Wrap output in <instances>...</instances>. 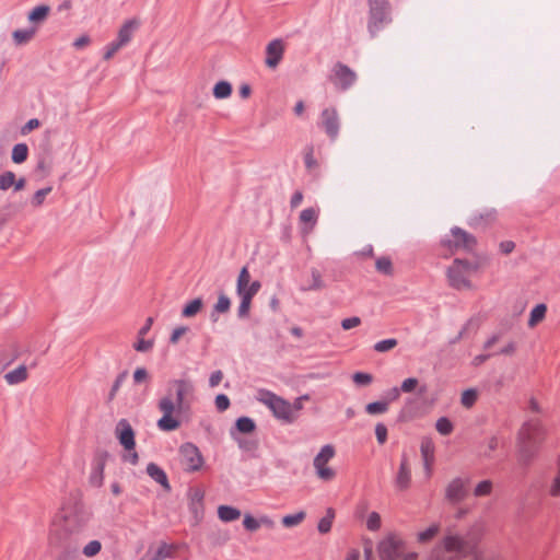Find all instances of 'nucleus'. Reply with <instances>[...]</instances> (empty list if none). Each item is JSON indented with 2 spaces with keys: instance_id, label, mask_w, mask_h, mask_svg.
Instances as JSON below:
<instances>
[{
  "instance_id": "bf43d9fd",
  "label": "nucleus",
  "mask_w": 560,
  "mask_h": 560,
  "mask_svg": "<svg viewBox=\"0 0 560 560\" xmlns=\"http://www.w3.org/2000/svg\"><path fill=\"white\" fill-rule=\"evenodd\" d=\"M243 526L248 532H256L260 527L259 518H255L250 514H245L244 520H243Z\"/></svg>"
},
{
  "instance_id": "a19ab883",
  "label": "nucleus",
  "mask_w": 560,
  "mask_h": 560,
  "mask_svg": "<svg viewBox=\"0 0 560 560\" xmlns=\"http://www.w3.org/2000/svg\"><path fill=\"white\" fill-rule=\"evenodd\" d=\"M435 428L441 435H450L454 430V425L447 417L439 418Z\"/></svg>"
},
{
  "instance_id": "a211bd4d",
  "label": "nucleus",
  "mask_w": 560,
  "mask_h": 560,
  "mask_svg": "<svg viewBox=\"0 0 560 560\" xmlns=\"http://www.w3.org/2000/svg\"><path fill=\"white\" fill-rule=\"evenodd\" d=\"M257 425L254 419L247 416L238 417L234 425L230 429L231 439H236L240 434H250L256 430Z\"/></svg>"
},
{
  "instance_id": "423d86ee",
  "label": "nucleus",
  "mask_w": 560,
  "mask_h": 560,
  "mask_svg": "<svg viewBox=\"0 0 560 560\" xmlns=\"http://www.w3.org/2000/svg\"><path fill=\"white\" fill-rule=\"evenodd\" d=\"M478 269V264L468 259H454L453 264L447 268V279L452 288L456 290L470 289L471 282L469 275Z\"/></svg>"
},
{
  "instance_id": "f03ea898",
  "label": "nucleus",
  "mask_w": 560,
  "mask_h": 560,
  "mask_svg": "<svg viewBox=\"0 0 560 560\" xmlns=\"http://www.w3.org/2000/svg\"><path fill=\"white\" fill-rule=\"evenodd\" d=\"M545 435L539 420L530 419L523 423L516 439L517 462L522 467L527 468L537 457Z\"/></svg>"
},
{
  "instance_id": "a18cd8bd",
  "label": "nucleus",
  "mask_w": 560,
  "mask_h": 560,
  "mask_svg": "<svg viewBox=\"0 0 560 560\" xmlns=\"http://www.w3.org/2000/svg\"><path fill=\"white\" fill-rule=\"evenodd\" d=\"M300 220L303 223H310L313 228L317 222V212L314 208H306L301 211Z\"/></svg>"
},
{
  "instance_id": "6ab92c4d",
  "label": "nucleus",
  "mask_w": 560,
  "mask_h": 560,
  "mask_svg": "<svg viewBox=\"0 0 560 560\" xmlns=\"http://www.w3.org/2000/svg\"><path fill=\"white\" fill-rule=\"evenodd\" d=\"M271 412L277 419L283 421L284 423H293L295 420L292 405L282 397L278 400Z\"/></svg>"
},
{
  "instance_id": "bb28decb",
  "label": "nucleus",
  "mask_w": 560,
  "mask_h": 560,
  "mask_svg": "<svg viewBox=\"0 0 560 560\" xmlns=\"http://www.w3.org/2000/svg\"><path fill=\"white\" fill-rule=\"evenodd\" d=\"M28 152L30 151H28V147L26 143H24V142L16 143L12 148V152H11L12 162L15 164L24 163L28 158Z\"/></svg>"
},
{
  "instance_id": "0eeeda50",
  "label": "nucleus",
  "mask_w": 560,
  "mask_h": 560,
  "mask_svg": "<svg viewBox=\"0 0 560 560\" xmlns=\"http://www.w3.org/2000/svg\"><path fill=\"white\" fill-rule=\"evenodd\" d=\"M440 245L452 254L458 249L472 252L477 245V240L462 228L454 226L451 229L450 234L441 238Z\"/></svg>"
},
{
  "instance_id": "9b49d317",
  "label": "nucleus",
  "mask_w": 560,
  "mask_h": 560,
  "mask_svg": "<svg viewBox=\"0 0 560 560\" xmlns=\"http://www.w3.org/2000/svg\"><path fill=\"white\" fill-rule=\"evenodd\" d=\"M357 81V73L347 65L338 61L332 67L331 82L339 91L349 90Z\"/></svg>"
},
{
  "instance_id": "4be33fe9",
  "label": "nucleus",
  "mask_w": 560,
  "mask_h": 560,
  "mask_svg": "<svg viewBox=\"0 0 560 560\" xmlns=\"http://www.w3.org/2000/svg\"><path fill=\"white\" fill-rule=\"evenodd\" d=\"M442 542L446 552H463L467 546L466 540L458 535H447Z\"/></svg>"
},
{
  "instance_id": "a878e982",
  "label": "nucleus",
  "mask_w": 560,
  "mask_h": 560,
  "mask_svg": "<svg viewBox=\"0 0 560 560\" xmlns=\"http://www.w3.org/2000/svg\"><path fill=\"white\" fill-rule=\"evenodd\" d=\"M218 516L222 522L229 523L240 518L241 511L232 505H220Z\"/></svg>"
},
{
  "instance_id": "2f4dec72",
  "label": "nucleus",
  "mask_w": 560,
  "mask_h": 560,
  "mask_svg": "<svg viewBox=\"0 0 560 560\" xmlns=\"http://www.w3.org/2000/svg\"><path fill=\"white\" fill-rule=\"evenodd\" d=\"M312 281L307 285L301 287L302 291H318L325 288L322 273L316 268L311 270Z\"/></svg>"
},
{
  "instance_id": "4c0bfd02",
  "label": "nucleus",
  "mask_w": 560,
  "mask_h": 560,
  "mask_svg": "<svg viewBox=\"0 0 560 560\" xmlns=\"http://www.w3.org/2000/svg\"><path fill=\"white\" fill-rule=\"evenodd\" d=\"M259 395H260L259 400L262 404H265L271 411L273 410L278 400L281 398L280 396L276 395L275 393H272L268 389H260Z\"/></svg>"
},
{
  "instance_id": "c85d7f7f",
  "label": "nucleus",
  "mask_w": 560,
  "mask_h": 560,
  "mask_svg": "<svg viewBox=\"0 0 560 560\" xmlns=\"http://www.w3.org/2000/svg\"><path fill=\"white\" fill-rule=\"evenodd\" d=\"M27 377V370L24 365H20L16 369L8 372L4 375V380L8 382V384H19L23 381H25Z\"/></svg>"
},
{
  "instance_id": "e433bc0d",
  "label": "nucleus",
  "mask_w": 560,
  "mask_h": 560,
  "mask_svg": "<svg viewBox=\"0 0 560 560\" xmlns=\"http://www.w3.org/2000/svg\"><path fill=\"white\" fill-rule=\"evenodd\" d=\"M388 400L372 401L365 406V412L372 416L385 413L388 410Z\"/></svg>"
},
{
  "instance_id": "5701e85b",
  "label": "nucleus",
  "mask_w": 560,
  "mask_h": 560,
  "mask_svg": "<svg viewBox=\"0 0 560 560\" xmlns=\"http://www.w3.org/2000/svg\"><path fill=\"white\" fill-rule=\"evenodd\" d=\"M420 452L428 477L431 476V466L434 460V446L429 440H423L420 445Z\"/></svg>"
},
{
  "instance_id": "58836bf2",
  "label": "nucleus",
  "mask_w": 560,
  "mask_h": 560,
  "mask_svg": "<svg viewBox=\"0 0 560 560\" xmlns=\"http://www.w3.org/2000/svg\"><path fill=\"white\" fill-rule=\"evenodd\" d=\"M305 516H306L305 512L300 511L294 514L284 515L282 517L281 522L284 527H293V526L299 525L305 518Z\"/></svg>"
},
{
  "instance_id": "680f3d73",
  "label": "nucleus",
  "mask_w": 560,
  "mask_h": 560,
  "mask_svg": "<svg viewBox=\"0 0 560 560\" xmlns=\"http://www.w3.org/2000/svg\"><path fill=\"white\" fill-rule=\"evenodd\" d=\"M387 428L384 423L380 422L375 425V436L377 440V443L380 445H383L387 441Z\"/></svg>"
},
{
  "instance_id": "69168bd1",
  "label": "nucleus",
  "mask_w": 560,
  "mask_h": 560,
  "mask_svg": "<svg viewBox=\"0 0 560 560\" xmlns=\"http://www.w3.org/2000/svg\"><path fill=\"white\" fill-rule=\"evenodd\" d=\"M188 331L187 326H178L175 329H173L171 336H170V342L175 345L178 342L179 338L185 335Z\"/></svg>"
},
{
  "instance_id": "473e14b6",
  "label": "nucleus",
  "mask_w": 560,
  "mask_h": 560,
  "mask_svg": "<svg viewBox=\"0 0 560 560\" xmlns=\"http://www.w3.org/2000/svg\"><path fill=\"white\" fill-rule=\"evenodd\" d=\"M546 312H547V306L545 304L540 303V304L535 305L529 314L528 326L534 327L539 322H541L546 316Z\"/></svg>"
},
{
  "instance_id": "6e6552de",
  "label": "nucleus",
  "mask_w": 560,
  "mask_h": 560,
  "mask_svg": "<svg viewBox=\"0 0 560 560\" xmlns=\"http://www.w3.org/2000/svg\"><path fill=\"white\" fill-rule=\"evenodd\" d=\"M336 450L334 445H324L318 454L314 457L313 466L319 479L330 481L336 477V471L328 467V462L335 456Z\"/></svg>"
},
{
  "instance_id": "f257e3e1",
  "label": "nucleus",
  "mask_w": 560,
  "mask_h": 560,
  "mask_svg": "<svg viewBox=\"0 0 560 560\" xmlns=\"http://www.w3.org/2000/svg\"><path fill=\"white\" fill-rule=\"evenodd\" d=\"M194 390V384L189 380L180 378L170 382L167 395L158 402V408L163 413L156 422L161 431L172 432L180 427V421L173 415L189 407L185 399L186 396L192 395Z\"/></svg>"
},
{
  "instance_id": "5fc2aeb1",
  "label": "nucleus",
  "mask_w": 560,
  "mask_h": 560,
  "mask_svg": "<svg viewBox=\"0 0 560 560\" xmlns=\"http://www.w3.org/2000/svg\"><path fill=\"white\" fill-rule=\"evenodd\" d=\"M51 191V187L48 186V187H45V188H42V189H38L33 198H32V205L34 207H40L44 201H45V198L46 196Z\"/></svg>"
},
{
  "instance_id": "9d476101",
  "label": "nucleus",
  "mask_w": 560,
  "mask_h": 560,
  "mask_svg": "<svg viewBox=\"0 0 560 560\" xmlns=\"http://www.w3.org/2000/svg\"><path fill=\"white\" fill-rule=\"evenodd\" d=\"M469 486V477H455L445 488V500L452 505L459 504L468 497Z\"/></svg>"
},
{
  "instance_id": "39448f33",
  "label": "nucleus",
  "mask_w": 560,
  "mask_h": 560,
  "mask_svg": "<svg viewBox=\"0 0 560 560\" xmlns=\"http://www.w3.org/2000/svg\"><path fill=\"white\" fill-rule=\"evenodd\" d=\"M83 526V522L77 515L65 514L62 522L55 523L50 530L51 541L59 547L67 548L71 537L80 533Z\"/></svg>"
},
{
  "instance_id": "e2e57ef3",
  "label": "nucleus",
  "mask_w": 560,
  "mask_h": 560,
  "mask_svg": "<svg viewBox=\"0 0 560 560\" xmlns=\"http://www.w3.org/2000/svg\"><path fill=\"white\" fill-rule=\"evenodd\" d=\"M419 384L416 377H408L402 381L399 390L402 393H411Z\"/></svg>"
},
{
  "instance_id": "ea45409f",
  "label": "nucleus",
  "mask_w": 560,
  "mask_h": 560,
  "mask_svg": "<svg viewBox=\"0 0 560 560\" xmlns=\"http://www.w3.org/2000/svg\"><path fill=\"white\" fill-rule=\"evenodd\" d=\"M495 210L486 211L485 213H478L471 217L469 225L478 228L483 221H492L495 218Z\"/></svg>"
},
{
  "instance_id": "4d7b16f0",
  "label": "nucleus",
  "mask_w": 560,
  "mask_h": 560,
  "mask_svg": "<svg viewBox=\"0 0 560 560\" xmlns=\"http://www.w3.org/2000/svg\"><path fill=\"white\" fill-rule=\"evenodd\" d=\"M153 340H145L143 337L138 336L137 342L133 343V349L138 352H147L153 348Z\"/></svg>"
},
{
  "instance_id": "c9c22d12",
  "label": "nucleus",
  "mask_w": 560,
  "mask_h": 560,
  "mask_svg": "<svg viewBox=\"0 0 560 560\" xmlns=\"http://www.w3.org/2000/svg\"><path fill=\"white\" fill-rule=\"evenodd\" d=\"M375 268L382 275H385V276L394 275L393 262L388 256L378 257L375 262Z\"/></svg>"
},
{
  "instance_id": "603ef678",
  "label": "nucleus",
  "mask_w": 560,
  "mask_h": 560,
  "mask_svg": "<svg viewBox=\"0 0 560 560\" xmlns=\"http://www.w3.org/2000/svg\"><path fill=\"white\" fill-rule=\"evenodd\" d=\"M241 302L237 307V316L238 318H246L249 315V310L252 305V299L247 296H240Z\"/></svg>"
},
{
  "instance_id": "0e129e2a",
  "label": "nucleus",
  "mask_w": 560,
  "mask_h": 560,
  "mask_svg": "<svg viewBox=\"0 0 560 560\" xmlns=\"http://www.w3.org/2000/svg\"><path fill=\"white\" fill-rule=\"evenodd\" d=\"M361 324V318L358 316L348 317L341 320V328L343 330H349L351 328L358 327Z\"/></svg>"
},
{
  "instance_id": "de8ad7c7",
  "label": "nucleus",
  "mask_w": 560,
  "mask_h": 560,
  "mask_svg": "<svg viewBox=\"0 0 560 560\" xmlns=\"http://www.w3.org/2000/svg\"><path fill=\"white\" fill-rule=\"evenodd\" d=\"M492 491V481L491 480H482L480 481L474 489L475 497H486L489 495Z\"/></svg>"
},
{
  "instance_id": "7c9ffc66",
  "label": "nucleus",
  "mask_w": 560,
  "mask_h": 560,
  "mask_svg": "<svg viewBox=\"0 0 560 560\" xmlns=\"http://www.w3.org/2000/svg\"><path fill=\"white\" fill-rule=\"evenodd\" d=\"M335 516V510L332 508H327L325 516L322 517L317 524V529L320 534H327L331 530Z\"/></svg>"
},
{
  "instance_id": "37998d69",
  "label": "nucleus",
  "mask_w": 560,
  "mask_h": 560,
  "mask_svg": "<svg viewBox=\"0 0 560 560\" xmlns=\"http://www.w3.org/2000/svg\"><path fill=\"white\" fill-rule=\"evenodd\" d=\"M233 440L244 452L255 453L258 450V442L256 440L243 439L241 436H236V439Z\"/></svg>"
},
{
  "instance_id": "393cba45",
  "label": "nucleus",
  "mask_w": 560,
  "mask_h": 560,
  "mask_svg": "<svg viewBox=\"0 0 560 560\" xmlns=\"http://www.w3.org/2000/svg\"><path fill=\"white\" fill-rule=\"evenodd\" d=\"M137 27V22L135 20L126 21L118 31L117 39L125 46L127 45L132 37V33Z\"/></svg>"
},
{
  "instance_id": "f8f14e48",
  "label": "nucleus",
  "mask_w": 560,
  "mask_h": 560,
  "mask_svg": "<svg viewBox=\"0 0 560 560\" xmlns=\"http://www.w3.org/2000/svg\"><path fill=\"white\" fill-rule=\"evenodd\" d=\"M319 127L331 141H335L338 138L340 119L335 107H328L322 110Z\"/></svg>"
},
{
  "instance_id": "f3484780",
  "label": "nucleus",
  "mask_w": 560,
  "mask_h": 560,
  "mask_svg": "<svg viewBox=\"0 0 560 560\" xmlns=\"http://www.w3.org/2000/svg\"><path fill=\"white\" fill-rule=\"evenodd\" d=\"M411 483V469L408 463L407 455L404 453L401 456L400 465L395 477V486L397 489L404 491L410 487Z\"/></svg>"
},
{
  "instance_id": "1a4fd4ad",
  "label": "nucleus",
  "mask_w": 560,
  "mask_h": 560,
  "mask_svg": "<svg viewBox=\"0 0 560 560\" xmlns=\"http://www.w3.org/2000/svg\"><path fill=\"white\" fill-rule=\"evenodd\" d=\"M178 452L182 457V464L185 467V471L195 472L202 468L205 458L196 444L185 442L179 446Z\"/></svg>"
},
{
  "instance_id": "49530a36",
  "label": "nucleus",
  "mask_w": 560,
  "mask_h": 560,
  "mask_svg": "<svg viewBox=\"0 0 560 560\" xmlns=\"http://www.w3.org/2000/svg\"><path fill=\"white\" fill-rule=\"evenodd\" d=\"M397 345H398L397 339L388 338V339H384V340L377 341L374 345L373 349L376 352H387V351L392 350L393 348H395Z\"/></svg>"
},
{
  "instance_id": "20e7f679",
  "label": "nucleus",
  "mask_w": 560,
  "mask_h": 560,
  "mask_svg": "<svg viewBox=\"0 0 560 560\" xmlns=\"http://www.w3.org/2000/svg\"><path fill=\"white\" fill-rule=\"evenodd\" d=\"M368 32L373 38L392 23V5L389 0H368Z\"/></svg>"
},
{
  "instance_id": "72a5a7b5",
  "label": "nucleus",
  "mask_w": 560,
  "mask_h": 560,
  "mask_svg": "<svg viewBox=\"0 0 560 560\" xmlns=\"http://www.w3.org/2000/svg\"><path fill=\"white\" fill-rule=\"evenodd\" d=\"M213 96L218 100H223L232 94V85L228 81H219L213 86Z\"/></svg>"
},
{
  "instance_id": "b1692460",
  "label": "nucleus",
  "mask_w": 560,
  "mask_h": 560,
  "mask_svg": "<svg viewBox=\"0 0 560 560\" xmlns=\"http://www.w3.org/2000/svg\"><path fill=\"white\" fill-rule=\"evenodd\" d=\"M177 550H178L177 545L167 544L166 541H161L158 549L152 553V557H153V560L174 559Z\"/></svg>"
},
{
  "instance_id": "412c9836",
  "label": "nucleus",
  "mask_w": 560,
  "mask_h": 560,
  "mask_svg": "<svg viewBox=\"0 0 560 560\" xmlns=\"http://www.w3.org/2000/svg\"><path fill=\"white\" fill-rule=\"evenodd\" d=\"M147 474L165 490H171V485L167 479L166 472L155 463H149L147 466Z\"/></svg>"
},
{
  "instance_id": "09e8293b",
  "label": "nucleus",
  "mask_w": 560,
  "mask_h": 560,
  "mask_svg": "<svg viewBox=\"0 0 560 560\" xmlns=\"http://www.w3.org/2000/svg\"><path fill=\"white\" fill-rule=\"evenodd\" d=\"M15 183V174L11 171H5L0 174V190H8Z\"/></svg>"
},
{
  "instance_id": "ddd939ff",
  "label": "nucleus",
  "mask_w": 560,
  "mask_h": 560,
  "mask_svg": "<svg viewBox=\"0 0 560 560\" xmlns=\"http://www.w3.org/2000/svg\"><path fill=\"white\" fill-rule=\"evenodd\" d=\"M261 288V283L258 280L250 282V275L247 266H244L237 277L236 281V294L238 296H247L252 299L258 293Z\"/></svg>"
},
{
  "instance_id": "2eb2a0df",
  "label": "nucleus",
  "mask_w": 560,
  "mask_h": 560,
  "mask_svg": "<svg viewBox=\"0 0 560 560\" xmlns=\"http://www.w3.org/2000/svg\"><path fill=\"white\" fill-rule=\"evenodd\" d=\"M116 438L120 445L127 451H133L136 447L135 431L126 419H120L116 425Z\"/></svg>"
},
{
  "instance_id": "cd10ccee",
  "label": "nucleus",
  "mask_w": 560,
  "mask_h": 560,
  "mask_svg": "<svg viewBox=\"0 0 560 560\" xmlns=\"http://www.w3.org/2000/svg\"><path fill=\"white\" fill-rule=\"evenodd\" d=\"M49 12V5L39 4L30 11L27 18L31 23H40L47 19Z\"/></svg>"
},
{
  "instance_id": "052dcab7",
  "label": "nucleus",
  "mask_w": 560,
  "mask_h": 560,
  "mask_svg": "<svg viewBox=\"0 0 560 560\" xmlns=\"http://www.w3.org/2000/svg\"><path fill=\"white\" fill-rule=\"evenodd\" d=\"M366 527L369 530L375 532L381 527V516L377 512H372L366 521Z\"/></svg>"
},
{
  "instance_id": "f704fd0d",
  "label": "nucleus",
  "mask_w": 560,
  "mask_h": 560,
  "mask_svg": "<svg viewBox=\"0 0 560 560\" xmlns=\"http://www.w3.org/2000/svg\"><path fill=\"white\" fill-rule=\"evenodd\" d=\"M202 305H203V302H202L201 298H196V299L189 301L183 307L182 316L187 317V318L195 316L197 313L200 312Z\"/></svg>"
},
{
  "instance_id": "4468645a",
  "label": "nucleus",
  "mask_w": 560,
  "mask_h": 560,
  "mask_svg": "<svg viewBox=\"0 0 560 560\" xmlns=\"http://www.w3.org/2000/svg\"><path fill=\"white\" fill-rule=\"evenodd\" d=\"M108 456L109 455L106 451H100L95 453L91 464L92 470L89 478V481L92 486L97 488L102 487L104 481V470Z\"/></svg>"
},
{
  "instance_id": "864d4df0",
  "label": "nucleus",
  "mask_w": 560,
  "mask_h": 560,
  "mask_svg": "<svg viewBox=\"0 0 560 560\" xmlns=\"http://www.w3.org/2000/svg\"><path fill=\"white\" fill-rule=\"evenodd\" d=\"M352 380L358 386H368L372 383L373 376L366 372H355Z\"/></svg>"
},
{
  "instance_id": "8fccbe9b",
  "label": "nucleus",
  "mask_w": 560,
  "mask_h": 560,
  "mask_svg": "<svg viewBox=\"0 0 560 560\" xmlns=\"http://www.w3.org/2000/svg\"><path fill=\"white\" fill-rule=\"evenodd\" d=\"M128 375V372L127 371H122L121 373H119L116 377V380L114 381L113 385H112V388H110V392L108 394V401H112L117 392L119 390L120 386L122 385L124 381L126 380Z\"/></svg>"
},
{
  "instance_id": "dca6fc26",
  "label": "nucleus",
  "mask_w": 560,
  "mask_h": 560,
  "mask_svg": "<svg viewBox=\"0 0 560 560\" xmlns=\"http://www.w3.org/2000/svg\"><path fill=\"white\" fill-rule=\"evenodd\" d=\"M284 46L281 39L271 40L266 47V65L276 68L283 57Z\"/></svg>"
},
{
  "instance_id": "3c124183",
  "label": "nucleus",
  "mask_w": 560,
  "mask_h": 560,
  "mask_svg": "<svg viewBox=\"0 0 560 560\" xmlns=\"http://www.w3.org/2000/svg\"><path fill=\"white\" fill-rule=\"evenodd\" d=\"M477 400V390L474 388H468L463 392L460 402L466 408L471 407Z\"/></svg>"
},
{
  "instance_id": "c756f323",
  "label": "nucleus",
  "mask_w": 560,
  "mask_h": 560,
  "mask_svg": "<svg viewBox=\"0 0 560 560\" xmlns=\"http://www.w3.org/2000/svg\"><path fill=\"white\" fill-rule=\"evenodd\" d=\"M36 34V27H28L23 30H15L12 33L13 40L16 45H24L28 43Z\"/></svg>"
},
{
  "instance_id": "aec40b11",
  "label": "nucleus",
  "mask_w": 560,
  "mask_h": 560,
  "mask_svg": "<svg viewBox=\"0 0 560 560\" xmlns=\"http://www.w3.org/2000/svg\"><path fill=\"white\" fill-rule=\"evenodd\" d=\"M231 308V299L224 293L220 292L217 303L213 305L210 313V319L212 323H217L220 314L228 313Z\"/></svg>"
},
{
  "instance_id": "338daca9",
  "label": "nucleus",
  "mask_w": 560,
  "mask_h": 560,
  "mask_svg": "<svg viewBox=\"0 0 560 560\" xmlns=\"http://www.w3.org/2000/svg\"><path fill=\"white\" fill-rule=\"evenodd\" d=\"M304 164H305V167L310 171L317 166V161L313 154V148H308L307 152L305 153Z\"/></svg>"
},
{
  "instance_id": "79ce46f5",
  "label": "nucleus",
  "mask_w": 560,
  "mask_h": 560,
  "mask_svg": "<svg viewBox=\"0 0 560 560\" xmlns=\"http://www.w3.org/2000/svg\"><path fill=\"white\" fill-rule=\"evenodd\" d=\"M440 532L439 524H432L425 530L418 533L417 538L421 544L430 541Z\"/></svg>"
},
{
  "instance_id": "7ed1b4c3",
  "label": "nucleus",
  "mask_w": 560,
  "mask_h": 560,
  "mask_svg": "<svg viewBox=\"0 0 560 560\" xmlns=\"http://www.w3.org/2000/svg\"><path fill=\"white\" fill-rule=\"evenodd\" d=\"M407 542L397 534L390 533L377 544L380 560H417L416 551H406Z\"/></svg>"
},
{
  "instance_id": "6e6d98bb",
  "label": "nucleus",
  "mask_w": 560,
  "mask_h": 560,
  "mask_svg": "<svg viewBox=\"0 0 560 560\" xmlns=\"http://www.w3.org/2000/svg\"><path fill=\"white\" fill-rule=\"evenodd\" d=\"M121 47L124 45L116 38L106 45L103 58L109 60Z\"/></svg>"
},
{
  "instance_id": "774afa93",
  "label": "nucleus",
  "mask_w": 560,
  "mask_h": 560,
  "mask_svg": "<svg viewBox=\"0 0 560 560\" xmlns=\"http://www.w3.org/2000/svg\"><path fill=\"white\" fill-rule=\"evenodd\" d=\"M550 494H551L552 497H558V495H560V457H559V471H558V475H557V477L555 478L553 483H552V486H551Z\"/></svg>"
},
{
  "instance_id": "c03bdc74",
  "label": "nucleus",
  "mask_w": 560,
  "mask_h": 560,
  "mask_svg": "<svg viewBox=\"0 0 560 560\" xmlns=\"http://www.w3.org/2000/svg\"><path fill=\"white\" fill-rule=\"evenodd\" d=\"M102 550V544L100 540H91L89 544H86L83 547L82 553L88 557L92 558L95 557L100 551Z\"/></svg>"
},
{
  "instance_id": "13d9d810",
  "label": "nucleus",
  "mask_w": 560,
  "mask_h": 560,
  "mask_svg": "<svg viewBox=\"0 0 560 560\" xmlns=\"http://www.w3.org/2000/svg\"><path fill=\"white\" fill-rule=\"evenodd\" d=\"M214 404L218 411L223 412L229 409L231 401L228 395L219 394L215 396Z\"/></svg>"
}]
</instances>
